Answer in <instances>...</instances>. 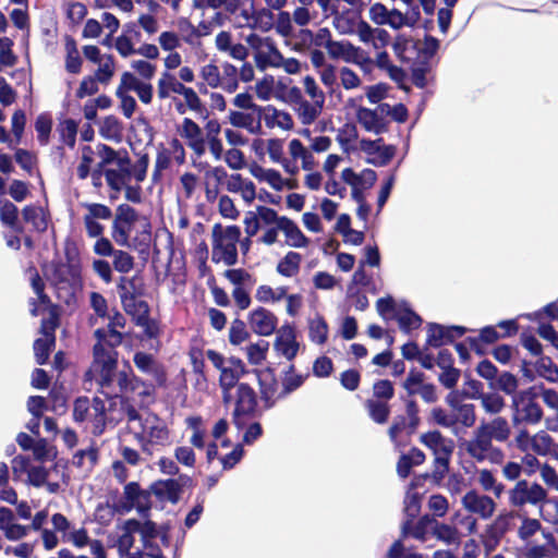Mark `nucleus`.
<instances>
[{
	"instance_id": "864d4df0",
	"label": "nucleus",
	"mask_w": 558,
	"mask_h": 558,
	"mask_svg": "<svg viewBox=\"0 0 558 558\" xmlns=\"http://www.w3.org/2000/svg\"><path fill=\"white\" fill-rule=\"evenodd\" d=\"M433 535L447 544H459L460 542L459 531L457 527L446 523H440L437 520L433 526Z\"/></svg>"
},
{
	"instance_id": "4c0bfd02",
	"label": "nucleus",
	"mask_w": 558,
	"mask_h": 558,
	"mask_svg": "<svg viewBox=\"0 0 558 558\" xmlns=\"http://www.w3.org/2000/svg\"><path fill=\"white\" fill-rule=\"evenodd\" d=\"M288 337L283 339L278 336L275 341V349L284 355L288 360H293L299 351V343L295 341V335L292 327L288 326Z\"/></svg>"
},
{
	"instance_id": "2eb2a0df",
	"label": "nucleus",
	"mask_w": 558,
	"mask_h": 558,
	"mask_svg": "<svg viewBox=\"0 0 558 558\" xmlns=\"http://www.w3.org/2000/svg\"><path fill=\"white\" fill-rule=\"evenodd\" d=\"M64 255L66 262L52 260L50 263L51 276L47 277L49 283L58 282L59 280L71 279L72 276L81 275V265L77 260L76 247L64 248Z\"/></svg>"
},
{
	"instance_id": "3c124183",
	"label": "nucleus",
	"mask_w": 558,
	"mask_h": 558,
	"mask_svg": "<svg viewBox=\"0 0 558 558\" xmlns=\"http://www.w3.org/2000/svg\"><path fill=\"white\" fill-rule=\"evenodd\" d=\"M60 325V315L58 311V306H52L49 317L43 318L40 323V333L41 338L52 339L56 341V330Z\"/></svg>"
},
{
	"instance_id": "37998d69",
	"label": "nucleus",
	"mask_w": 558,
	"mask_h": 558,
	"mask_svg": "<svg viewBox=\"0 0 558 558\" xmlns=\"http://www.w3.org/2000/svg\"><path fill=\"white\" fill-rule=\"evenodd\" d=\"M52 124V117L49 112H43L37 116L35 120V131L40 145L46 146L49 144Z\"/></svg>"
},
{
	"instance_id": "c756f323",
	"label": "nucleus",
	"mask_w": 558,
	"mask_h": 558,
	"mask_svg": "<svg viewBox=\"0 0 558 558\" xmlns=\"http://www.w3.org/2000/svg\"><path fill=\"white\" fill-rule=\"evenodd\" d=\"M147 439L141 437L142 449L144 452L151 454V447L154 445L165 446L169 441V429L163 424H157L149 427L147 432Z\"/></svg>"
},
{
	"instance_id": "09e8293b",
	"label": "nucleus",
	"mask_w": 558,
	"mask_h": 558,
	"mask_svg": "<svg viewBox=\"0 0 558 558\" xmlns=\"http://www.w3.org/2000/svg\"><path fill=\"white\" fill-rule=\"evenodd\" d=\"M151 242V226L149 221L145 219V222L142 223V228L135 231L134 236L132 238L131 246L137 250L141 253L147 252L149 250Z\"/></svg>"
},
{
	"instance_id": "13d9d810",
	"label": "nucleus",
	"mask_w": 558,
	"mask_h": 558,
	"mask_svg": "<svg viewBox=\"0 0 558 558\" xmlns=\"http://www.w3.org/2000/svg\"><path fill=\"white\" fill-rule=\"evenodd\" d=\"M269 348L268 341L259 340L256 343H251L246 348L247 360L251 364H260L265 359Z\"/></svg>"
},
{
	"instance_id": "ddd939ff",
	"label": "nucleus",
	"mask_w": 558,
	"mask_h": 558,
	"mask_svg": "<svg viewBox=\"0 0 558 558\" xmlns=\"http://www.w3.org/2000/svg\"><path fill=\"white\" fill-rule=\"evenodd\" d=\"M136 368L143 374L150 375L158 388H166L168 373L166 366L157 361L153 354L137 351L133 356Z\"/></svg>"
},
{
	"instance_id": "9b49d317",
	"label": "nucleus",
	"mask_w": 558,
	"mask_h": 558,
	"mask_svg": "<svg viewBox=\"0 0 558 558\" xmlns=\"http://www.w3.org/2000/svg\"><path fill=\"white\" fill-rule=\"evenodd\" d=\"M405 413L407 415L395 416L388 429L389 438L392 441H396L402 432H407L409 436L413 435L420 426V408L414 399L405 401Z\"/></svg>"
},
{
	"instance_id": "6e6552de",
	"label": "nucleus",
	"mask_w": 558,
	"mask_h": 558,
	"mask_svg": "<svg viewBox=\"0 0 558 558\" xmlns=\"http://www.w3.org/2000/svg\"><path fill=\"white\" fill-rule=\"evenodd\" d=\"M260 415L262 412L258 411V397L256 391L247 383H240L235 391L232 423L239 429H242L246 426L248 418Z\"/></svg>"
},
{
	"instance_id": "79ce46f5",
	"label": "nucleus",
	"mask_w": 558,
	"mask_h": 558,
	"mask_svg": "<svg viewBox=\"0 0 558 558\" xmlns=\"http://www.w3.org/2000/svg\"><path fill=\"white\" fill-rule=\"evenodd\" d=\"M123 126L116 116H107L100 125L99 133L106 140L120 142L122 138Z\"/></svg>"
},
{
	"instance_id": "f8f14e48",
	"label": "nucleus",
	"mask_w": 558,
	"mask_h": 558,
	"mask_svg": "<svg viewBox=\"0 0 558 558\" xmlns=\"http://www.w3.org/2000/svg\"><path fill=\"white\" fill-rule=\"evenodd\" d=\"M547 497L546 490L537 483L529 486L527 481L521 480L509 490V502L514 507H522L526 504L537 505Z\"/></svg>"
},
{
	"instance_id": "8fccbe9b",
	"label": "nucleus",
	"mask_w": 558,
	"mask_h": 558,
	"mask_svg": "<svg viewBox=\"0 0 558 558\" xmlns=\"http://www.w3.org/2000/svg\"><path fill=\"white\" fill-rule=\"evenodd\" d=\"M54 347L56 341H53L52 339L37 338L33 344L36 363L38 365L46 364Z\"/></svg>"
},
{
	"instance_id": "0eeeda50",
	"label": "nucleus",
	"mask_w": 558,
	"mask_h": 558,
	"mask_svg": "<svg viewBox=\"0 0 558 558\" xmlns=\"http://www.w3.org/2000/svg\"><path fill=\"white\" fill-rule=\"evenodd\" d=\"M156 388V384L144 380L135 375L130 363L125 362L123 368L117 374V383L114 384L111 397L131 395L145 400L155 397Z\"/></svg>"
},
{
	"instance_id": "473e14b6",
	"label": "nucleus",
	"mask_w": 558,
	"mask_h": 558,
	"mask_svg": "<svg viewBox=\"0 0 558 558\" xmlns=\"http://www.w3.org/2000/svg\"><path fill=\"white\" fill-rule=\"evenodd\" d=\"M138 306L142 308V315L135 318V324L143 328L146 338L158 339L160 336L159 323L149 317L148 304L142 303Z\"/></svg>"
},
{
	"instance_id": "de8ad7c7",
	"label": "nucleus",
	"mask_w": 558,
	"mask_h": 558,
	"mask_svg": "<svg viewBox=\"0 0 558 558\" xmlns=\"http://www.w3.org/2000/svg\"><path fill=\"white\" fill-rule=\"evenodd\" d=\"M222 74H220L221 78V87L223 90L228 93H233L239 87V70L236 66L229 62H225L221 65Z\"/></svg>"
},
{
	"instance_id": "4468645a",
	"label": "nucleus",
	"mask_w": 558,
	"mask_h": 558,
	"mask_svg": "<svg viewBox=\"0 0 558 558\" xmlns=\"http://www.w3.org/2000/svg\"><path fill=\"white\" fill-rule=\"evenodd\" d=\"M468 331L463 326H444L437 323H428L426 347L440 348L451 344L457 338H461Z\"/></svg>"
},
{
	"instance_id": "1a4fd4ad",
	"label": "nucleus",
	"mask_w": 558,
	"mask_h": 558,
	"mask_svg": "<svg viewBox=\"0 0 558 558\" xmlns=\"http://www.w3.org/2000/svg\"><path fill=\"white\" fill-rule=\"evenodd\" d=\"M481 425L475 429L474 436L466 442V452L477 462L488 460L492 463L500 464L505 459L504 451L493 445V438Z\"/></svg>"
},
{
	"instance_id": "dca6fc26",
	"label": "nucleus",
	"mask_w": 558,
	"mask_h": 558,
	"mask_svg": "<svg viewBox=\"0 0 558 558\" xmlns=\"http://www.w3.org/2000/svg\"><path fill=\"white\" fill-rule=\"evenodd\" d=\"M425 374L412 368L402 387L407 390L409 397L421 395L422 399L427 403L437 401L436 387L434 384H424Z\"/></svg>"
},
{
	"instance_id": "72a5a7b5",
	"label": "nucleus",
	"mask_w": 558,
	"mask_h": 558,
	"mask_svg": "<svg viewBox=\"0 0 558 558\" xmlns=\"http://www.w3.org/2000/svg\"><path fill=\"white\" fill-rule=\"evenodd\" d=\"M185 87L186 86L179 82L173 74L165 71L158 81V97L160 99H166L169 97L170 92L181 94L183 90H185Z\"/></svg>"
},
{
	"instance_id": "603ef678",
	"label": "nucleus",
	"mask_w": 558,
	"mask_h": 558,
	"mask_svg": "<svg viewBox=\"0 0 558 558\" xmlns=\"http://www.w3.org/2000/svg\"><path fill=\"white\" fill-rule=\"evenodd\" d=\"M535 369L541 377L549 381L558 380V366L548 356H538L535 363Z\"/></svg>"
},
{
	"instance_id": "4d7b16f0",
	"label": "nucleus",
	"mask_w": 558,
	"mask_h": 558,
	"mask_svg": "<svg viewBox=\"0 0 558 558\" xmlns=\"http://www.w3.org/2000/svg\"><path fill=\"white\" fill-rule=\"evenodd\" d=\"M478 399H481L484 410L490 414L499 413L505 407L504 398L497 392H483Z\"/></svg>"
},
{
	"instance_id": "e2e57ef3",
	"label": "nucleus",
	"mask_w": 558,
	"mask_h": 558,
	"mask_svg": "<svg viewBox=\"0 0 558 558\" xmlns=\"http://www.w3.org/2000/svg\"><path fill=\"white\" fill-rule=\"evenodd\" d=\"M356 125L352 122L344 123L339 130L336 140L340 146L347 150L348 146L357 138Z\"/></svg>"
},
{
	"instance_id": "680f3d73",
	"label": "nucleus",
	"mask_w": 558,
	"mask_h": 558,
	"mask_svg": "<svg viewBox=\"0 0 558 558\" xmlns=\"http://www.w3.org/2000/svg\"><path fill=\"white\" fill-rule=\"evenodd\" d=\"M306 377L307 375L304 376L301 374H292L288 375V377H282L279 397L286 399L304 384Z\"/></svg>"
},
{
	"instance_id": "58836bf2",
	"label": "nucleus",
	"mask_w": 558,
	"mask_h": 558,
	"mask_svg": "<svg viewBox=\"0 0 558 558\" xmlns=\"http://www.w3.org/2000/svg\"><path fill=\"white\" fill-rule=\"evenodd\" d=\"M65 70L71 74H77L82 69V58L80 57L76 41L73 37L66 36L65 38Z\"/></svg>"
},
{
	"instance_id": "ea45409f",
	"label": "nucleus",
	"mask_w": 558,
	"mask_h": 558,
	"mask_svg": "<svg viewBox=\"0 0 558 558\" xmlns=\"http://www.w3.org/2000/svg\"><path fill=\"white\" fill-rule=\"evenodd\" d=\"M365 408L369 417L377 424L387 423L390 415V405L388 402L375 399H367Z\"/></svg>"
},
{
	"instance_id": "774afa93",
	"label": "nucleus",
	"mask_w": 558,
	"mask_h": 558,
	"mask_svg": "<svg viewBox=\"0 0 558 558\" xmlns=\"http://www.w3.org/2000/svg\"><path fill=\"white\" fill-rule=\"evenodd\" d=\"M303 85L306 94L314 100L315 105L318 108H323L325 102V94L322 89H319L314 77L310 75L305 76L303 80Z\"/></svg>"
},
{
	"instance_id": "aec40b11",
	"label": "nucleus",
	"mask_w": 558,
	"mask_h": 558,
	"mask_svg": "<svg viewBox=\"0 0 558 558\" xmlns=\"http://www.w3.org/2000/svg\"><path fill=\"white\" fill-rule=\"evenodd\" d=\"M356 119L367 132H373L375 134L388 132L389 121L379 116L378 110L360 107L356 110Z\"/></svg>"
},
{
	"instance_id": "e433bc0d",
	"label": "nucleus",
	"mask_w": 558,
	"mask_h": 558,
	"mask_svg": "<svg viewBox=\"0 0 558 558\" xmlns=\"http://www.w3.org/2000/svg\"><path fill=\"white\" fill-rule=\"evenodd\" d=\"M77 130L78 124L75 120L69 118L60 121L57 126L60 142L71 149L74 148L76 144Z\"/></svg>"
},
{
	"instance_id": "69168bd1",
	"label": "nucleus",
	"mask_w": 558,
	"mask_h": 558,
	"mask_svg": "<svg viewBox=\"0 0 558 558\" xmlns=\"http://www.w3.org/2000/svg\"><path fill=\"white\" fill-rule=\"evenodd\" d=\"M373 393L376 398L375 400L388 402L395 396V388L390 380L380 379L374 383Z\"/></svg>"
},
{
	"instance_id": "39448f33",
	"label": "nucleus",
	"mask_w": 558,
	"mask_h": 558,
	"mask_svg": "<svg viewBox=\"0 0 558 558\" xmlns=\"http://www.w3.org/2000/svg\"><path fill=\"white\" fill-rule=\"evenodd\" d=\"M541 395L542 385H534L514 393L512 397V421L515 426L520 424L535 425L541 422L543 417V409L539 403Z\"/></svg>"
},
{
	"instance_id": "9d476101",
	"label": "nucleus",
	"mask_w": 558,
	"mask_h": 558,
	"mask_svg": "<svg viewBox=\"0 0 558 558\" xmlns=\"http://www.w3.org/2000/svg\"><path fill=\"white\" fill-rule=\"evenodd\" d=\"M254 372L257 377L263 409L270 410L279 400H283L279 397L281 390L280 378L277 376L275 368L269 366L263 369H254Z\"/></svg>"
},
{
	"instance_id": "c9c22d12",
	"label": "nucleus",
	"mask_w": 558,
	"mask_h": 558,
	"mask_svg": "<svg viewBox=\"0 0 558 558\" xmlns=\"http://www.w3.org/2000/svg\"><path fill=\"white\" fill-rule=\"evenodd\" d=\"M481 426L486 427V433L497 441H506L511 434L508 421L501 416L495 417L489 423H482Z\"/></svg>"
},
{
	"instance_id": "7c9ffc66",
	"label": "nucleus",
	"mask_w": 558,
	"mask_h": 558,
	"mask_svg": "<svg viewBox=\"0 0 558 558\" xmlns=\"http://www.w3.org/2000/svg\"><path fill=\"white\" fill-rule=\"evenodd\" d=\"M187 355L190 359V363L192 365V371L197 376L196 383L197 384H201V383L206 384L207 377L205 374V360H204L205 353H204L203 348L198 344L197 341H195L194 343H192L190 345Z\"/></svg>"
},
{
	"instance_id": "20e7f679",
	"label": "nucleus",
	"mask_w": 558,
	"mask_h": 558,
	"mask_svg": "<svg viewBox=\"0 0 558 558\" xmlns=\"http://www.w3.org/2000/svg\"><path fill=\"white\" fill-rule=\"evenodd\" d=\"M420 441L427 447L434 458L433 486H439L449 472L450 459L454 450V442L446 438L439 430H429L420 436Z\"/></svg>"
},
{
	"instance_id": "cd10ccee",
	"label": "nucleus",
	"mask_w": 558,
	"mask_h": 558,
	"mask_svg": "<svg viewBox=\"0 0 558 558\" xmlns=\"http://www.w3.org/2000/svg\"><path fill=\"white\" fill-rule=\"evenodd\" d=\"M326 48L331 58L343 59L347 62H356L360 51V48L350 41H328Z\"/></svg>"
},
{
	"instance_id": "c03bdc74",
	"label": "nucleus",
	"mask_w": 558,
	"mask_h": 558,
	"mask_svg": "<svg viewBox=\"0 0 558 558\" xmlns=\"http://www.w3.org/2000/svg\"><path fill=\"white\" fill-rule=\"evenodd\" d=\"M94 336L97 339L96 343H100L106 349L116 350L123 341V335L111 328H98L94 331Z\"/></svg>"
},
{
	"instance_id": "393cba45",
	"label": "nucleus",
	"mask_w": 558,
	"mask_h": 558,
	"mask_svg": "<svg viewBox=\"0 0 558 558\" xmlns=\"http://www.w3.org/2000/svg\"><path fill=\"white\" fill-rule=\"evenodd\" d=\"M279 229L287 236L289 245L293 247H304L308 244V239L292 219L281 216Z\"/></svg>"
},
{
	"instance_id": "338daca9",
	"label": "nucleus",
	"mask_w": 558,
	"mask_h": 558,
	"mask_svg": "<svg viewBox=\"0 0 558 558\" xmlns=\"http://www.w3.org/2000/svg\"><path fill=\"white\" fill-rule=\"evenodd\" d=\"M510 525V518L507 514L498 515L489 525L487 533L490 537L499 541L508 532Z\"/></svg>"
},
{
	"instance_id": "5fc2aeb1",
	"label": "nucleus",
	"mask_w": 558,
	"mask_h": 558,
	"mask_svg": "<svg viewBox=\"0 0 558 558\" xmlns=\"http://www.w3.org/2000/svg\"><path fill=\"white\" fill-rule=\"evenodd\" d=\"M118 229L116 227V220L112 222L111 227V236L113 241L120 246L131 247L130 235L135 225L133 223H124L122 221L118 222Z\"/></svg>"
},
{
	"instance_id": "bf43d9fd",
	"label": "nucleus",
	"mask_w": 558,
	"mask_h": 558,
	"mask_svg": "<svg viewBox=\"0 0 558 558\" xmlns=\"http://www.w3.org/2000/svg\"><path fill=\"white\" fill-rule=\"evenodd\" d=\"M250 333L246 330L245 323L240 319L235 318L232 320L230 329H229V341L233 345H239L242 342H244L246 339H248Z\"/></svg>"
},
{
	"instance_id": "a211bd4d",
	"label": "nucleus",
	"mask_w": 558,
	"mask_h": 558,
	"mask_svg": "<svg viewBox=\"0 0 558 558\" xmlns=\"http://www.w3.org/2000/svg\"><path fill=\"white\" fill-rule=\"evenodd\" d=\"M181 137L186 140V145L199 158L206 151V140L203 136L201 126L190 118H184L181 128L178 130Z\"/></svg>"
},
{
	"instance_id": "0e129e2a",
	"label": "nucleus",
	"mask_w": 558,
	"mask_h": 558,
	"mask_svg": "<svg viewBox=\"0 0 558 558\" xmlns=\"http://www.w3.org/2000/svg\"><path fill=\"white\" fill-rule=\"evenodd\" d=\"M114 74V59L112 54H108L105 58L104 63L99 65L95 75L96 82L101 84H108Z\"/></svg>"
},
{
	"instance_id": "a18cd8bd",
	"label": "nucleus",
	"mask_w": 558,
	"mask_h": 558,
	"mask_svg": "<svg viewBox=\"0 0 558 558\" xmlns=\"http://www.w3.org/2000/svg\"><path fill=\"white\" fill-rule=\"evenodd\" d=\"M518 386V378L512 373L506 371L497 375L494 383H490V388L501 390L506 395H511L512 397L514 393L519 392L517 391Z\"/></svg>"
},
{
	"instance_id": "b1692460",
	"label": "nucleus",
	"mask_w": 558,
	"mask_h": 558,
	"mask_svg": "<svg viewBox=\"0 0 558 558\" xmlns=\"http://www.w3.org/2000/svg\"><path fill=\"white\" fill-rule=\"evenodd\" d=\"M0 221L15 233H23L24 227L19 221V208L9 199H0Z\"/></svg>"
},
{
	"instance_id": "7ed1b4c3",
	"label": "nucleus",
	"mask_w": 558,
	"mask_h": 558,
	"mask_svg": "<svg viewBox=\"0 0 558 558\" xmlns=\"http://www.w3.org/2000/svg\"><path fill=\"white\" fill-rule=\"evenodd\" d=\"M119 353L113 349H106L100 343L93 348V362L86 372V379H94L101 393L110 398L117 383V367Z\"/></svg>"
},
{
	"instance_id": "5701e85b",
	"label": "nucleus",
	"mask_w": 558,
	"mask_h": 558,
	"mask_svg": "<svg viewBox=\"0 0 558 558\" xmlns=\"http://www.w3.org/2000/svg\"><path fill=\"white\" fill-rule=\"evenodd\" d=\"M496 326H485L480 329V333L477 337H468L465 342L469 343L471 350L475 352L477 355H485L486 349L485 344L496 343L499 339H502L500 333L497 331Z\"/></svg>"
},
{
	"instance_id": "052dcab7",
	"label": "nucleus",
	"mask_w": 558,
	"mask_h": 558,
	"mask_svg": "<svg viewBox=\"0 0 558 558\" xmlns=\"http://www.w3.org/2000/svg\"><path fill=\"white\" fill-rule=\"evenodd\" d=\"M435 522H436L435 518L430 517L429 514H425V515L421 517L414 525L412 524L409 535H411L415 539L424 542V541H426L428 527L430 525L434 526Z\"/></svg>"
},
{
	"instance_id": "a878e982",
	"label": "nucleus",
	"mask_w": 558,
	"mask_h": 558,
	"mask_svg": "<svg viewBox=\"0 0 558 558\" xmlns=\"http://www.w3.org/2000/svg\"><path fill=\"white\" fill-rule=\"evenodd\" d=\"M422 496L420 493L408 495L404 499V514L407 520L403 522L401 527V534L403 537L409 536L414 519L420 514L421 511Z\"/></svg>"
},
{
	"instance_id": "f03ea898",
	"label": "nucleus",
	"mask_w": 558,
	"mask_h": 558,
	"mask_svg": "<svg viewBox=\"0 0 558 558\" xmlns=\"http://www.w3.org/2000/svg\"><path fill=\"white\" fill-rule=\"evenodd\" d=\"M465 392L451 390L445 398L449 410L435 407L429 414V421L438 426L451 429L470 428L476 422L475 405L464 402Z\"/></svg>"
},
{
	"instance_id": "4be33fe9",
	"label": "nucleus",
	"mask_w": 558,
	"mask_h": 558,
	"mask_svg": "<svg viewBox=\"0 0 558 558\" xmlns=\"http://www.w3.org/2000/svg\"><path fill=\"white\" fill-rule=\"evenodd\" d=\"M82 284L81 275L72 276L71 279L59 280L58 282L50 283L53 288L56 298L70 306L76 303V291Z\"/></svg>"
},
{
	"instance_id": "2f4dec72",
	"label": "nucleus",
	"mask_w": 558,
	"mask_h": 558,
	"mask_svg": "<svg viewBox=\"0 0 558 558\" xmlns=\"http://www.w3.org/2000/svg\"><path fill=\"white\" fill-rule=\"evenodd\" d=\"M302 255L298 252H288L277 264L276 270L282 277L291 278L300 272Z\"/></svg>"
},
{
	"instance_id": "412c9836",
	"label": "nucleus",
	"mask_w": 558,
	"mask_h": 558,
	"mask_svg": "<svg viewBox=\"0 0 558 558\" xmlns=\"http://www.w3.org/2000/svg\"><path fill=\"white\" fill-rule=\"evenodd\" d=\"M150 492L160 502L177 505L180 499V486L174 478L157 480L150 484Z\"/></svg>"
},
{
	"instance_id": "f3484780",
	"label": "nucleus",
	"mask_w": 558,
	"mask_h": 558,
	"mask_svg": "<svg viewBox=\"0 0 558 558\" xmlns=\"http://www.w3.org/2000/svg\"><path fill=\"white\" fill-rule=\"evenodd\" d=\"M247 320L253 332L259 336L272 335L278 325L277 316L263 306L250 312Z\"/></svg>"
},
{
	"instance_id": "6ab92c4d",
	"label": "nucleus",
	"mask_w": 558,
	"mask_h": 558,
	"mask_svg": "<svg viewBox=\"0 0 558 558\" xmlns=\"http://www.w3.org/2000/svg\"><path fill=\"white\" fill-rule=\"evenodd\" d=\"M462 505L468 511L476 513L483 519L490 518L496 509V504L489 496L480 495L474 489L463 496Z\"/></svg>"
},
{
	"instance_id": "f257e3e1",
	"label": "nucleus",
	"mask_w": 558,
	"mask_h": 558,
	"mask_svg": "<svg viewBox=\"0 0 558 558\" xmlns=\"http://www.w3.org/2000/svg\"><path fill=\"white\" fill-rule=\"evenodd\" d=\"M96 154L99 161L90 173L93 185L101 186V178L105 177L109 189L119 194L132 179L129 151L125 148L114 149L105 143H98Z\"/></svg>"
},
{
	"instance_id": "6e6d98bb",
	"label": "nucleus",
	"mask_w": 558,
	"mask_h": 558,
	"mask_svg": "<svg viewBox=\"0 0 558 558\" xmlns=\"http://www.w3.org/2000/svg\"><path fill=\"white\" fill-rule=\"evenodd\" d=\"M322 109L323 108H318L315 102L312 105L307 100H303L299 104L296 112L301 123L304 125H310L320 114Z\"/></svg>"
},
{
	"instance_id": "bb28decb",
	"label": "nucleus",
	"mask_w": 558,
	"mask_h": 558,
	"mask_svg": "<svg viewBox=\"0 0 558 558\" xmlns=\"http://www.w3.org/2000/svg\"><path fill=\"white\" fill-rule=\"evenodd\" d=\"M138 278L137 277H121L118 284V293L121 299L122 305H129L133 304L134 298L141 296L143 294V287L142 284L137 286Z\"/></svg>"
},
{
	"instance_id": "c85d7f7f",
	"label": "nucleus",
	"mask_w": 558,
	"mask_h": 558,
	"mask_svg": "<svg viewBox=\"0 0 558 558\" xmlns=\"http://www.w3.org/2000/svg\"><path fill=\"white\" fill-rule=\"evenodd\" d=\"M219 386L222 390L223 401H230V390L239 385L240 378L245 374L232 366L225 365L220 371Z\"/></svg>"
},
{
	"instance_id": "423d86ee",
	"label": "nucleus",
	"mask_w": 558,
	"mask_h": 558,
	"mask_svg": "<svg viewBox=\"0 0 558 558\" xmlns=\"http://www.w3.org/2000/svg\"><path fill=\"white\" fill-rule=\"evenodd\" d=\"M213 251L211 260L215 264L223 262L227 266H233L238 263L236 244L241 238L239 226L232 225L223 228L220 223L213 227Z\"/></svg>"
},
{
	"instance_id": "49530a36",
	"label": "nucleus",
	"mask_w": 558,
	"mask_h": 558,
	"mask_svg": "<svg viewBox=\"0 0 558 558\" xmlns=\"http://www.w3.org/2000/svg\"><path fill=\"white\" fill-rule=\"evenodd\" d=\"M396 318L404 333H410L412 330L420 328L423 323L422 317L410 307H405Z\"/></svg>"
},
{
	"instance_id": "a19ab883",
	"label": "nucleus",
	"mask_w": 558,
	"mask_h": 558,
	"mask_svg": "<svg viewBox=\"0 0 558 558\" xmlns=\"http://www.w3.org/2000/svg\"><path fill=\"white\" fill-rule=\"evenodd\" d=\"M328 324L322 315H317L308 323V337L312 342L317 344L326 343L328 339Z\"/></svg>"
},
{
	"instance_id": "f704fd0d",
	"label": "nucleus",
	"mask_w": 558,
	"mask_h": 558,
	"mask_svg": "<svg viewBox=\"0 0 558 558\" xmlns=\"http://www.w3.org/2000/svg\"><path fill=\"white\" fill-rule=\"evenodd\" d=\"M22 216L25 222L32 223L38 232H45L48 228V221L44 216L43 208L33 204L26 205L22 209Z\"/></svg>"
}]
</instances>
